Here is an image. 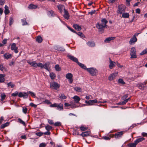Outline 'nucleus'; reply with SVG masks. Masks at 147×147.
I'll list each match as a JSON object with an SVG mask.
<instances>
[{
    "instance_id": "nucleus-1",
    "label": "nucleus",
    "mask_w": 147,
    "mask_h": 147,
    "mask_svg": "<svg viewBox=\"0 0 147 147\" xmlns=\"http://www.w3.org/2000/svg\"><path fill=\"white\" fill-rule=\"evenodd\" d=\"M108 22V21L105 18H103L101 20L100 23H98L96 24V26L98 29L100 33H103L104 29L107 28V26L106 24Z\"/></svg>"
},
{
    "instance_id": "nucleus-2",
    "label": "nucleus",
    "mask_w": 147,
    "mask_h": 147,
    "mask_svg": "<svg viewBox=\"0 0 147 147\" xmlns=\"http://www.w3.org/2000/svg\"><path fill=\"white\" fill-rule=\"evenodd\" d=\"M28 94H30L33 97H36V94L33 92L30 91H28L27 92H20L18 94V96L20 98L23 97L24 98H27L28 97Z\"/></svg>"
},
{
    "instance_id": "nucleus-3",
    "label": "nucleus",
    "mask_w": 147,
    "mask_h": 147,
    "mask_svg": "<svg viewBox=\"0 0 147 147\" xmlns=\"http://www.w3.org/2000/svg\"><path fill=\"white\" fill-rule=\"evenodd\" d=\"M87 71H88L91 76H96L98 74L97 70L94 68L91 67L88 68V69H87Z\"/></svg>"
},
{
    "instance_id": "nucleus-4",
    "label": "nucleus",
    "mask_w": 147,
    "mask_h": 147,
    "mask_svg": "<svg viewBox=\"0 0 147 147\" xmlns=\"http://www.w3.org/2000/svg\"><path fill=\"white\" fill-rule=\"evenodd\" d=\"M27 63L29 64L32 66L34 67H42L41 65L42 63H37L36 61H34L32 62H30V60H28L27 61Z\"/></svg>"
},
{
    "instance_id": "nucleus-5",
    "label": "nucleus",
    "mask_w": 147,
    "mask_h": 147,
    "mask_svg": "<svg viewBox=\"0 0 147 147\" xmlns=\"http://www.w3.org/2000/svg\"><path fill=\"white\" fill-rule=\"evenodd\" d=\"M125 6L123 5H120L118 7L117 13L119 14H121L125 11Z\"/></svg>"
},
{
    "instance_id": "nucleus-6",
    "label": "nucleus",
    "mask_w": 147,
    "mask_h": 147,
    "mask_svg": "<svg viewBox=\"0 0 147 147\" xmlns=\"http://www.w3.org/2000/svg\"><path fill=\"white\" fill-rule=\"evenodd\" d=\"M130 55L131 58H136L137 57L136 50L134 47H133L131 49Z\"/></svg>"
},
{
    "instance_id": "nucleus-7",
    "label": "nucleus",
    "mask_w": 147,
    "mask_h": 147,
    "mask_svg": "<svg viewBox=\"0 0 147 147\" xmlns=\"http://www.w3.org/2000/svg\"><path fill=\"white\" fill-rule=\"evenodd\" d=\"M42 67H40L41 69L44 68L47 70L49 71L50 70V67L49 65H50V63L49 62L45 63L44 65L42 63Z\"/></svg>"
},
{
    "instance_id": "nucleus-8",
    "label": "nucleus",
    "mask_w": 147,
    "mask_h": 147,
    "mask_svg": "<svg viewBox=\"0 0 147 147\" xmlns=\"http://www.w3.org/2000/svg\"><path fill=\"white\" fill-rule=\"evenodd\" d=\"M50 87L53 89L57 90V88L60 87V85L58 83L54 82L50 84Z\"/></svg>"
},
{
    "instance_id": "nucleus-9",
    "label": "nucleus",
    "mask_w": 147,
    "mask_h": 147,
    "mask_svg": "<svg viewBox=\"0 0 147 147\" xmlns=\"http://www.w3.org/2000/svg\"><path fill=\"white\" fill-rule=\"evenodd\" d=\"M66 78L69 80V82L70 84H71L72 83L73 80L72 79L73 75L70 73H68L65 76Z\"/></svg>"
},
{
    "instance_id": "nucleus-10",
    "label": "nucleus",
    "mask_w": 147,
    "mask_h": 147,
    "mask_svg": "<svg viewBox=\"0 0 147 147\" xmlns=\"http://www.w3.org/2000/svg\"><path fill=\"white\" fill-rule=\"evenodd\" d=\"M67 57L68 58L70 59L71 60L74 62H75L77 64L78 63V62H79L77 58L74 57V56L69 55H67Z\"/></svg>"
},
{
    "instance_id": "nucleus-11",
    "label": "nucleus",
    "mask_w": 147,
    "mask_h": 147,
    "mask_svg": "<svg viewBox=\"0 0 147 147\" xmlns=\"http://www.w3.org/2000/svg\"><path fill=\"white\" fill-rule=\"evenodd\" d=\"M118 72H116L114 73L111 74L108 77V79L110 81H112L114 80L115 78L117 76Z\"/></svg>"
},
{
    "instance_id": "nucleus-12",
    "label": "nucleus",
    "mask_w": 147,
    "mask_h": 147,
    "mask_svg": "<svg viewBox=\"0 0 147 147\" xmlns=\"http://www.w3.org/2000/svg\"><path fill=\"white\" fill-rule=\"evenodd\" d=\"M16 45V43H13L11 45V50L13 51L16 53H17L18 52V47Z\"/></svg>"
},
{
    "instance_id": "nucleus-13",
    "label": "nucleus",
    "mask_w": 147,
    "mask_h": 147,
    "mask_svg": "<svg viewBox=\"0 0 147 147\" xmlns=\"http://www.w3.org/2000/svg\"><path fill=\"white\" fill-rule=\"evenodd\" d=\"M64 13L63 15L64 18L67 20H68L69 18V15L67 11L65 8L63 9Z\"/></svg>"
},
{
    "instance_id": "nucleus-14",
    "label": "nucleus",
    "mask_w": 147,
    "mask_h": 147,
    "mask_svg": "<svg viewBox=\"0 0 147 147\" xmlns=\"http://www.w3.org/2000/svg\"><path fill=\"white\" fill-rule=\"evenodd\" d=\"M86 44L88 46L90 47H94L95 46V42L92 40L86 42Z\"/></svg>"
},
{
    "instance_id": "nucleus-15",
    "label": "nucleus",
    "mask_w": 147,
    "mask_h": 147,
    "mask_svg": "<svg viewBox=\"0 0 147 147\" xmlns=\"http://www.w3.org/2000/svg\"><path fill=\"white\" fill-rule=\"evenodd\" d=\"M123 134V131L118 132L116 133L115 134H113L114 135V137H115L116 138H119L120 137H121Z\"/></svg>"
},
{
    "instance_id": "nucleus-16",
    "label": "nucleus",
    "mask_w": 147,
    "mask_h": 147,
    "mask_svg": "<svg viewBox=\"0 0 147 147\" xmlns=\"http://www.w3.org/2000/svg\"><path fill=\"white\" fill-rule=\"evenodd\" d=\"M137 39L136 36H133L132 38H131L129 41V44L130 45H132L133 43H135L137 42Z\"/></svg>"
},
{
    "instance_id": "nucleus-17",
    "label": "nucleus",
    "mask_w": 147,
    "mask_h": 147,
    "mask_svg": "<svg viewBox=\"0 0 147 147\" xmlns=\"http://www.w3.org/2000/svg\"><path fill=\"white\" fill-rule=\"evenodd\" d=\"M110 61V64L109 65V67L111 69L113 68L114 66H115L116 63L113 61H112L111 59L110 58H109Z\"/></svg>"
},
{
    "instance_id": "nucleus-18",
    "label": "nucleus",
    "mask_w": 147,
    "mask_h": 147,
    "mask_svg": "<svg viewBox=\"0 0 147 147\" xmlns=\"http://www.w3.org/2000/svg\"><path fill=\"white\" fill-rule=\"evenodd\" d=\"M145 139L143 137L138 138L136 139L134 141V143L137 145L138 143L144 140Z\"/></svg>"
},
{
    "instance_id": "nucleus-19",
    "label": "nucleus",
    "mask_w": 147,
    "mask_h": 147,
    "mask_svg": "<svg viewBox=\"0 0 147 147\" xmlns=\"http://www.w3.org/2000/svg\"><path fill=\"white\" fill-rule=\"evenodd\" d=\"M146 83L145 82L140 84L138 86L139 88L141 90H144V88L146 87Z\"/></svg>"
},
{
    "instance_id": "nucleus-20",
    "label": "nucleus",
    "mask_w": 147,
    "mask_h": 147,
    "mask_svg": "<svg viewBox=\"0 0 147 147\" xmlns=\"http://www.w3.org/2000/svg\"><path fill=\"white\" fill-rule=\"evenodd\" d=\"M114 136V135L113 134H110L109 135V137L104 136L102 137V138L105 140H110L111 138H113Z\"/></svg>"
},
{
    "instance_id": "nucleus-21",
    "label": "nucleus",
    "mask_w": 147,
    "mask_h": 147,
    "mask_svg": "<svg viewBox=\"0 0 147 147\" xmlns=\"http://www.w3.org/2000/svg\"><path fill=\"white\" fill-rule=\"evenodd\" d=\"M90 133V132L89 131H87L84 132H82L80 135L82 136L83 137H86L88 136Z\"/></svg>"
},
{
    "instance_id": "nucleus-22",
    "label": "nucleus",
    "mask_w": 147,
    "mask_h": 147,
    "mask_svg": "<svg viewBox=\"0 0 147 147\" xmlns=\"http://www.w3.org/2000/svg\"><path fill=\"white\" fill-rule=\"evenodd\" d=\"M5 75L4 74H0V83L3 82L5 80L4 78Z\"/></svg>"
},
{
    "instance_id": "nucleus-23",
    "label": "nucleus",
    "mask_w": 147,
    "mask_h": 147,
    "mask_svg": "<svg viewBox=\"0 0 147 147\" xmlns=\"http://www.w3.org/2000/svg\"><path fill=\"white\" fill-rule=\"evenodd\" d=\"M74 100L76 103H78L80 100V98L77 96H75L73 98Z\"/></svg>"
},
{
    "instance_id": "nucleus-24",
    "label": "nucleus",
    "mask_w": 147,
    "mask_h": 147,
    "mask_svg": "<svg viewBox=\"0 0 147 147\" xmlns=\"http://www.w3.org/2000/svg\"><path fill=\"white\" fill-rule=\"evenodd\" d=\"M73 27L76 30L78 31H80L82 29L81 26H79L77 24H74L73 25Z\"/></svg>"
},
{
    "instance_id": "nucleus-25",
    "label": "nucleus",
    "mask_w": 147,
    "mask_h": 147,
    "mask_svg": "<svg viewBox=\"0 0 147 147\" xmlns=\"http://www.w3.org/2000/svg\"><path fill=\"white\" fill-rule=\"evenodd\" d=\"M115 37H108L105 39L104 40L105 42L108 43L110 41L113 40L115 39Z\"/></svg>"
},
{
    "instance_id": "nucleus-26",
    "label": "nucleus",
    "mask_w": 147,
    "mask_h": 147,
    "mask_svg": "<svg viewBox=\"0 0 147 147\" xmlns=\"http://www.w3.org/2000/svg\"><path fill=\"white\" fill-rule=\"evenodd\" d=\"M47 14L50 17H54L55 16V14L54 13V11L52 10L49 11L47 13Z\"/></svg>"
},
{
    "instance_id": "nucleus-27",
    "label": "nucleus",
    "mask_w": 147,
    "mask_h": 147,
    "mask_svg": "<svg viewBox=\"0 0 147 147\" xmlns=\"http://www.w3.org/2000/svg\"><path fill=\"white\" fill-rule=\"evenodd\" d=\"M78 64L82 68L85 69L86 70H87V69H88V68H87L86 67V66L83 64H82L80 62H78Z\"/></svg>"
},
{
    "instance_id": "nucleus-28",
    "label": "nucleus",
    "mask_w": 147,
    "mask_h": 147,
    "mask_svg": "<svg viewBox=\"0 0 147 147\" xmlns=\"http://www.w3.org/2000/svg\"><path fill=\"white\" fill-rule=\"evenodd\" d=\"M4 8L5 9L4 13L5 15H7L10 12L9 10V7L7 5H5Z\"/></svg>"
},
{
    "instance_id": "nucleus-29",
    "label": "nucleus",
    "mask_w": 147,
    "mask_h": 147,
    "mask_svg": "<svg viewBox=\"0 0 147 147\" xmlns=\"http://www.w3.org/2000/svg\"><path fill=\"white\" fill-rule=\"evenodd\" d=\"M37 6L34 5L32 4H30L28 6V7L31 9H36L37 8Z\"/></svg>"
},
{
    "instance_id": "nucleus-30",
    "label": "nucleus",
    "mask_w": 147,
    "mask_h": 147,
    "mask_svg": "<svg viewBox=\"0 0 147 147\" xmlns=\"http://www.w3.org/2000/svg\"><path fill=\"white\" fill-rule=\"evenodd\" d=\"M21 21L22 22V25L23 26L29 25L27 22H26V18L22 19H21Z\"/></svg>"
},
{
    "instance_id": "nucleus-31",
    "label": "nucleus",
    "mask_w": 147,
    "mask_h": 147,
    "mask_svg": "<svg viewBox=\"0 0 147 147\" xmlns=\"http://www.w3.org/2000/svg\"><path fill=\"white\" fill-rule=\"evenodd\" d=\"M122 17L124 18H128L129 17V14L128 13L126 12L123 13Z\"/></svg>"
},
{
    "instance_id": "nucleus-32",
    "label": "nucleus",
    "mask_w": 147,
    "mask_h": 147,
    "mask_svg": "<svg viewBox=\"0 0 147 147\" xmlns=\"http://www.w3.org/2000/svg\"><path fill=\"white\" fill-rule=\"evenodd\" d=\"M9 122H7L4 124H2L0 126V128L1 129H4L5 127L8 126L9 125Z\"/></svg>"
},
{
    "instance_id": "nucleus-33",
    "label": "nucleus",
    "mask_w": 147,
    "mask_h": 147,
    "mask_svg": "<svg viewBox=\"0 0 147 147\" xmlns=\"http://www.w3.org/2000/svg\"><path fill=\"white\" fill-rule=\"evenodd\" d=\"M18 122L22 124L24 126L26 127V125L25 123L20 118L18 119Z\"/></svg>"
},
{
    "instance_id": "nucleus-34",
    "label": "nucleus",
    "mask_w": 147,
    "mask_h": 147,
    "mask_svg": "<svg viewBox=\"0 0 147 147\" xmlns=\"http://www.w3.org/2000/svg\"><path fill=\"white\" fill-rule=\"evenodd\" d=\"M97 102V100L96 99L90 100L89 102V105H92L94 103H96Z\"/></svg>"
},
{
    "instance_id": "nucleus-35",
    "label": "nucleus",
    "mask_w": 147,
    "mask_h": 147,
    "mask_svg": "<svg viewBox=\"0 0 147 147\" xmlns=\"http://www.w3.org/2000/svg\"><path fill=\"white\" fill-rule=\"evenodd\" d=\"M36 41L38 43H41L42 42V39L40 36H38L36 38Z\"/></svg>"
},
{
    "instance_id": "nucleus-36",
    "label": "nucleus",
    "mask_w": 147,
    "mask_h": 147,
    "mask_svg": "<svg viewBox=\"0 0 147 147\" xmlns=\"http://www.w3.org/2000/svg\"><path fill=\"white\" fill-rule=\"evenodd\" d=\"M11 55L10 54H7V53H5L4 55V57L5 59H8L11 58Z\"/></svg>"
},
{
    "instance_id": "nucleus-37",
    "label": "nucleus",
    "mask_w": 147,
    "mask_h": 147,
    "mask_svg": "<svg viewBox=\"0 0 147 147\" xmlns=\"http://www.w3.org/2000/svg\"><path fill=\"white\" fill-rule=\"evenodd\" d=\"M50 76L52 80H53L56 77V75L54 73L52 72L50 73Z\"/></svg>"
},
{
    "instance_id": "nucleus-38",
    "label": "nucleus",
    "mask_w": 147,
    "mask_h": 147,
    "mask_svg": "<svg viewBox=\"0 0 147 147\" xmlns=\"http://www.w3.org/2000/svg\"><path fill=\"white\" fill-rule=\"evenodd\" d=\"M136 145L134 142V143H130L127 145L128 147H136Z\"/></svg>"
},
{
    "instance_id": "nucleus-39",
    "label": "nucleus",
    "mask_w": 147,
    "mask_h": 147,
    "mask_svg": "<svg viewBox=\"0 0 147 147\" xmlns=\"http://www.w3.org/2000/svg\"><path fill=\"white\" fill-rule=\"evenodd\" d=\"M7 86H10L11 88H13L15 86V84H13L12 82H10L7 84Z\"/></svg>"
},
{
    "instance_id": "nucleus-40",
    "label": "nucleus",
    "mask_w": 147,
    "mask_h": 147,
    "mask_svg": "<svg viewBox=\"0 0 147 147\" xmlns=\"http://www.w3.org/2000/svg\"><path fill=\"white\" fill-rule=\"evenodd\" d=\"M55 67L56 70L57 71H59L61 70V68L59 67V65L58 64L56 65Z\"/></svg>"
},
{
    "instance_id": "nucleus-41",
    "label": "nucleus",
    "mask_w": 147,
    "mask_h": 147,
    "mask_svg": "<svg viewBox=\"0 0 147 147\" xmlns=\"http://www.w3.org/2000/svg\"><path fill=\"white\" fill-rule=\"evenodd\" d=\"M74 89L78 92H81L82 91V89L79 87H76L74 88Z\"/></svg>"
},
{
    "instance_id": "nucleus-42",
    "label": "nucleus",
    "mask_w": 147,
    "mask_h": 147,
    "mask_svg": "<svg viewBox=\"0 0 147 147\" xmlns=\"http://www.w3.org/2000/svg\"><path fill=\"white\" fill-rule=\"evenodd\" d=\"M73 134L74 135H80L78 132V131L77 130V129H74L73 131Z\"/></svg>"
},
{
    "instance_id": "nucleus-43",
    "label": "nucleus",
    "mask_w": 147,
    "mask_h": 147,
    "mask_svg": "<svg viewBox=\"0 0 147 147\" xmlns=\"http://www.w3.org/2000/svg\"><path fill=\"white\" fill-rule=\"evenodd\" d=\"M59 98L61 99H65L67 98V97L63 94H61V95H59Z\"/></svg>"
},
{
    "instance_id": "nucleus-44",
    "label": "nucleus",
    "mask_w": 147,
    "mask_h": 147,
    "mask_svg": "<svg viewBox=\"0 0 147 147\" xmlns=\"http://www.w3.org/2000/svg\"><path fill=\"white\" fill-rule=\"evenodd\" d=\"M0 70L1 71H3V70L6 71V68L3 66V64H1L0 65Z\"/></svg>"
},
{
    "instance_id": "nucleus-45",
    "label": "nucleus",
    "mask_w": 147,
    "mask_h": 147,
    "mask_svg": "<svg viewBox=\"0 0 147 147\" xmlns=\"http://www.w3.org/2000/svg\"><path fill=\"white\" fill-rule=\"evenodd\" d=\"M147 53V48L144 50L140 54V55H143L146 54Z\"/></svg>"
},
{
    "instance_id": "nucleus-46",
    "label": "nucleus",
    "mask_w": 147,
    "mask_h": 147,
    "mask_svg": "<svg viewBox=\"0 0 147 147\" xmlns=\"http://www.w3.org/2000/svg\"><path fill=\"white\" fill-rule=\"evenodd\" d=\"M9 25L10 26H11L13 23L14 20L13 18L12 17H10L9 18Z\"/></svg>"
},
{
    "instance_id": "nucleus-47",
    "label": "nucleus",
    "mask_w": 147,
    "mask_h": 147,
    "mask_svg": "<svg viewBox=\"0 0 147 147\" xmlns=\"http://www.w3.org/2000/svg\"><path fill=\"white\" fill-rule=\"evenodd\" d=\"M57 109L61 110H63V106L61 105H60L57 104Z\"/></svg>"
},
{
    "instance_id": "nucleus-48",
    "label": "nucleus",
    "mask_w": 147,
    "mask_h": 147,
    "mask_svg": "<svg viewBox=\"0 0 147 147\" xmlns=\"http://www.w3.org/2000/svg\"><path fill=\"white\" fill-rule=\"evenodd\" d=\"M127 103V101L125 100H124L123 101L120 102L118 103L117 104L119 105H125Z\"/></svg>"
},
{
    "instance_id": "nucleus-49",
    "label": "nucleus",
    "mask_w": 147,
    "mask_h": 147,
    "mask_svg": "<svg viewBox=\"0 0 147 147\" xmlns=\"http://www.w3.org/2000/svg\"><path fill=\"white\" fill-rule=\"evenodd\" d=\"M28 111V109L27 108L25 107H22V111L24 113V114H26L27 113Z\"/></svg>"
},
{
    "instance_id": "nucleus-50",
    "label": "nucleus",
    "mask_w": 147,
    "mask_h": 147,
    "mask_svg": "<svg viewBox=\"0 0 147 147\" xmlns=\"http://www.w3.org/2000/svg\"><path fill=\"white\" fill-rule=\"evenodd\" d=\"M80 130L82 131H84L87 129L88 128L84 127L83 126H82L80 127Z\"/></svg>"
},
{
    "instance_id": "nucleus-51",
    "label": "nucleus",
    "mask_w": 147,
    "mask_h": 147,
    "mask_svg": "<svg viewBox=\"0 0 147 147\" xmlns=\"http://www.w3.org/2000/svg\"><path fill=\"white\" fill-rule=\"evenodd\" d=\"M42 103H46L47 104H51L52 103L51 102H50L49 100L47 99H46L45 101H43Z\"/></svg>"
},
{
    "instance_id": "nucleus-52",
    "label": "nucleus",
    "mask_w": 147,
    "mask_h": 147,
    "mask_svg": "<svg viewBox=\"0 0 147 147\" xmlns=\"http://www.w3.org/2000/svg\"><path fill=\"white\" fill-rule=\"evenodd\" d=\"M52 128V127L49 125H47L45 127V129L47 131H49Z\"/></svg>"
},
{
    "instance_id": "nucleus-53",
    "label": "nucleus",
    "mask_w": 147,
    "mask_h": 147,
    "mask_svg": "<svg viewBox=\"0 0 147 147\" xmlns=\"http://www.w3.org/2000/svg\"><path fill=\"white\" fill-rule=\"evenodd\" d=\"M6 97V95L4 94H1V100L3 101Z\"/></svg>"
},
{
    "instance_id": "nucleus-54",
    "label": "nucleus",
    "mask_w": 147,
    "mask_h": 147,
    "mask_svg": "<svg viewBox=\"0 0 147 147\" xmlns=\"http://www.w3.org/2000/svg\"><path fill=\"white\" fill-rule=\"evenodd\" d=\"M67 28L72 32L75 33H77V32L75 30H74V29H73L72 28H71L69 26H67Z\"/></svg>"
},
{
    "instance_id": "nucleus-55",
    "label": "nucleus",
    "mask_w": 147,
    "mask_h": 147,
    "mask_svg": "<svg viewBox=\"0 0 147 147\" xmlns=\"http://www.w3.org/2000/svg\"><path fill=\"white\" fill-rule=\"evenodd\" d=\"M57 7H58V9L60 11L61 13V11L63 9V6L62 5H59V6H58Z\"/></svg>"
},
{
    "instance_id": "nucleus-56",
    "label": "nucleus",
    "mask_w": 147,
    "mask_h": 147,
    "mask_svg": "<svg viewBox=\"0 0 147 147\" xmlns=\"http://www.w3.org/2000/svg\"><path fill=\"white\" fill-rule=\"evenodd\" d=\"M54 125L55 126H59L61 125V123L60 122H57L54 123Z\"/></svg>"
},
{
    "instance_id": "nucleus-57",
    "label": "nucleus",
    "mask_w": 147,
    "mask_h": 147,
    "mask_svg": "<svg viewBox=\"0 0 147 147\" xmlns=\"http://www.w3.org/2000/svg\"><path fill=\"white\" fill-rule=\"evenodd\" d=\"M70 105H70V107L72 109L76 108L78 107V106H77L74 103H71Z\"/></svg>"
},
{
    "instance_id": "nucleus-58",
    "label": "nucleus",
    "mask_w": 147,
    "mask_h": 147,
    "mask_svg": "<svg viewBox=\"0 0 147 147\" xmlns=\"http://www.w3.org/2000/svg\"><path fill=\"white\" fill-rule=\"evenodd\" d=\"M18 91H16L15 92L12 93L11 95L15 97L18 95Z\"/></svg>"
},
{
    "instance_id": "nucleus-59",
    "label": "nucleus",
    "mask_w": 147,
    "mask_h": 147,
    "mask_svg": "<svg viewBox=\"0 0 147 147\" xmlns=\"http://www.w3.org/2000/svg\"><path fill=\"white\" fill-rule=\"evenodd\" d=\"M36 135L37 136H39L40 137L42 136V135L43 134V133L41 132H37L36 133Z\"/></svg>"
},
{
    "instance_id": "nucleus-60",
    "label": "nucleus",
    "mask_w": 147,
    "mask_h": 147,
    "mask_svg": "<svg viewBox=\"0 0 147 147\" xmlns=\"http://www.w3.org/2000/svg\"><path fill=\"white\" fill-rule=\"evenodd\" d=\"M118 82L121 84H125V83L124 82L123 80L122 79H119L118 80Z\"/></svg>"
},
{
    "instance_id": "nucleus-61",
    "label": "nucleus",
    "mask_w": 147,
    "mask_h": 147,
    "mask_svg": "<svg viewBox=\"0 0 147 147\" xmlns=\"http://www.w3.org/2000/svg\"><path fill=\"white\" fill-rule=\"evenodd\" d=\"M29 106L34 108H36L37 107V105H35L32 103H30Z\"/></svg>"
},
{
    "instance_id": "nucleus-62",
    "label": "nucleus",
    "mask_w": 147,
    "mask_h": 147,
    "mask_svg": "<svg viewBox=\"0 0 147 147\" xmlns=\"http://www.w3.org/2000/svg\"><path fill=\"white\" fill-rule=\"evenodd\" d=\"M76 34L81 37H84V35L81 32H78V33H77Z\"/></svg>"
},
{
    "instance_id": "nucleus-63",
    "label": "nucleus",
    "mask_w": 147,
    "mask_h": 147,
    "mask_svg": "<svg viewBox=\"0 0 147 147\" xmlns=\"http://www.w3.org/2000/svg\"><path fill=\"white\" fill-rule=\"evenodd\" d=\"M96 11V10H92L90 12H88V13L90 15H92L93 14L95 13Z\"/></svg>"
},
{
    "instance_id": "nucleus-64",
    "label": "nucleus",
    "mask_w": 147,
    "mask_h": 147,
    "mask_svg": "<svg viewBox=\"0 0 147 147\" xmlns=\"http://www.w3.org/2000/svg\"><path fill=\"white\" fill-rule=\"evenodd\" d=\"M46 144L45 143H42L40 144L39 147H45Z\"/></svg>"
}]
</instances>
